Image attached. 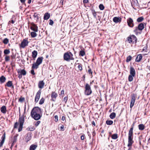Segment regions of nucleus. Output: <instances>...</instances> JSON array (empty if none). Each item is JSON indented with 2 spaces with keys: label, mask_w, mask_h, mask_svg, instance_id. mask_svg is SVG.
I'll return each mask as SVG.
<instances>
[{
  "label": "nucleus",
  "mask_w": 150,
  "mask_h": 150,
  "mask_svg": "<svg viewBox=\"0 0 150 150\" xmlns=\"http://www.w3.org/2000/svg\"><path fill=\"white\" fill-rule=\"evenodd\" d=\"M144 20V18L143 17H140L138 18L137 19V21L138 22H142Z\"/></svg>",
  "instance_id": "obj_36"
},
{
  "label": "nucleus",
  "mask_w": 150,
  "mask_h": 150,
  "mask_svg": "<svg viewBox=\"0 0 150 150\" xmlns=\"http://www.w3.org/2000/svg\"><path fill=\"white\" fill-rule=\"evenodd\" d=\"M68 99V97L67 96L65 97L64 98V101L66 103V102L67 101Z\"/></svg>",
  "instance_id": "obj_57"
},
{
  "label": "nucleus",
  "mask_w": 150,
  "mask_h": 150,
  "mask_svg": "<svg viewBox=\"0 0 150 150\" xmlns=\"http://www.w3.org/2000/svg\"><path fill=\"white\" fill-rule=\"evenodd\" d=\"M92 12L93 13V15L94 16V17L95 18H96V12L95 11L94 9H92L91 10Z\"/></svg>",
  "instance_id": "obj_35"
},
{
  "label": "nucleus",
  "mask_w": 150,
  "mask_h": 150,
  "mask_svg": "<svg viewBox=\"0 0 150 150\" xmlns=\"http://www.w3.org/2000/svg\"><path fill=\"white\" fill-rule=\"evenodd\" d=\"M18 77L20 79L22 77V75H21L20 74H18Z\"/></svg>",
  "instance_id": "obj_64"
},
{
  "label": "nucleus",
  "mask_w": 150,
  "mask_h": 150,
  "mask_svg": "<svg viewBox=\"0 0 150 150\" xmlns=\"http://www.w3.org/2000/svg\"><path fill=\"white\" fill-rule=\"evenodd\" d=\"M2 140L1 142H0V147H1L2 146L4 142L5 141V134H4V135L2 137H1Z\"/></svg>",
  "instance_id": "obj_21"
},
{
  "label": "nucleus",
  "mask_w": 150,
  "mask_h": 150,
  "mask_svg": "<svg viewBox=\"0 0 150 150\" xmlns=\"http://www.w3.org/2000/svg\"><path fill=\"white\" fill-rule=\"evenodd\" d=\"M130 75H132V76H135L136 74L135 69L132 67H130Z\"/></svg>",
  "instance_id": "obj_14"
},
{
  "label": "nucleus",
  "mask_w": 150,
  "mask_h": 150,
  "mask_svg": "<svg viewBox=\"0 0 150 150\" xmlns=\"http://www.w3.org/2000/svg\"><path fill=\"white\" fill-rule=\"evenodd\" d=\"M113 121L111 120H108L106 121V123L108 125H111L112 124Z\"/></svg>",
  "instance_id": "obj_32"
},
{
  "label": "nucleus",
  "mask_w": 150,
  "mask_h": 150,
  "mask_svg": "<svg viewBox=\"0 0 150 150\" xmlns=\"http://www.w3.org/2000/svg\"><path fill=\"white\" fill-rule=\"evenodd\" d=\"M6 80V78L4 76H2L0 77V82L1 83H4Z\"/></svg>",
  "instance_id": "obj_24"
},
{
  "label": "nucleus",
  "mask_w": 150,
  "mask_h": 150,
  "mask_svg": "<svg viewBox=\"0 0 150 150\" xmlns=\"http://www.w3.org/2000/svg\"><path fill=\"white\" fill-rule=\"evenodd\" d=\"M60 129L61 131H64V127L63 125H62L60 127Z\"/></svg>",
  "instance_id": "obj_51"
},
{
  "label": "nucleus",
  "mask_w": 150,
  "mask_h": 150,
  "mask_svg": "<svg viewBox=\"0 0 150 150\" xmlns=\"http://www.w3.org/2000/svg\"><path fill=\"white\" fill-rule=\"evenodd\" d=\"M65 117L64 116H62V120L63 121H64L65 120Z\"/></svg>",
  "instance_id": "obj_63"
},
{
  "label": "nucleus",
  "mask_w": 150,
  "mask_h": 150,
  "mask_svg": "<svg viewBox=\"0 0 150 150\" xmlns=\"http://www.w3.org/2000/svg\"><path fill=\"white\" fill-rule=\"evenodd\" d=\"M127 40L129 43H134V42L136 43L137 42V39L136 37L133 35L128 37L127 38Z\"/></svg>",
  "instance_id": "obj_4"
},
{
  "label": "nucleus",
  "mask_w": 150,
  "mask_h": 150,
  "mask_svg": "<svg viewBox=\"0 0 150 150\" xmlns=\"http://www.w3.org/2000/svg\"><path fill=\"white\" fill-rule=\"evenodd\" d=\"M133 126H132L130 128V129L129 130V133H128V135H133Z\"/></svg>",
  "instance_id": "obj_31"
},
{
  "label": "nucleus",
  "mask_w": 150,
  "mask_h": 150,
  "mask_svg": "<svg viewBox=\"0 0 150 150\" xmlns=\"http://www.w3.org/2000/svg\"><path fill=\"white\" fill-rule=\"evenodd\" d=\"M134 3V5H137V4H138V1L137 0H132V6H133L132 4Z\"/></svg>",
  "instance_id": "obj_40"
},
{
  "label": "nucleus",
  "mask_w": 150,
  "mask_h": 150,
  "mask_svg": "<svg viewBox=\"0 0 150 150\" xmlns=\"http://www.w3.org/2000/svg\"><path fill=\"white\" fill-rule=\"evenodd\" d=\"M133 135H128V139H133Z\"/></svg>",
  "instance_id": "obj_58"
},
{
  "label": "nucleus",
  "mask_w": 150,
  "mask_h": 150,
  "mask_svg": "<svg viewBox=\"0 0 150 150\" xmlns=\"http://www.w3.org/2000/svg\"><path fill=\"white\" fill-rule=\"evenodd\" d=\"M132 57L131 56L129 55V56H128V57H127L126 62H129L131 60V59H132Z\"/></svg>",
  "instance_id": "obj_42"
},
{
  "label": "nucleus",
  "mask_w": 150,
  "mask_h": 150,
  "mask_svg": "<svg viewBox=\"0 0 150 150\" xmlns=\"http://www.w3.org/2000/svg\"><path fill=\"white\" fill-rule=\"evenodd\" d=\"M38 54V52L36 50H34L32 52V57L33 58H35Z\"/></svg>",
  "instance_id": "obj_26"
},
{
  "label": "nucleus",
  "mask_w": 150,
  "mask_h": 150,
  "mask_svg": "<svg viewBox=\"0 0 150 150\" xmlns=\"http://www.w3.org/2000/svg\"><path fill=\"white\" fill-rule=\"evenodd\" d=\"M30 115L32 117L34 120H39L42 116L40 108L38 107H34L31 111Z\"/></svg>",
  "instance_id": "obj_1"
},
{
  "label": "nucleus",
  "mask_w": 150,
  "mask_h": 150,
  "mask_svg": "<svg viewBox=\"0 0 150 150\" xmlns=\"http://www.w3.org/2000/svg\"><path fill=\"white\" fill-rule=\"evenodd\" d=\"M134 76H132V75H130L128 76V80L129 81L131 82L133 80V77Z\"/></svg>",
  "instance_id": "obj_39"
},
{
  "label": "nucleus",
  "mask_w": 150,
  "mask_h": 150,
  "mask_svg": "<svg viewBox=\"0 0 150 150\" xmlns=\"http://www.w3.org/2000/svg\"><path fill=\"white\" fill-rule=\"evenodd\" d=\"M50 17V14L48 13H46L44 14V19L45 20H47Z\"/></svg>",
  "instance_id": "obj_23"
},
{
  "label": "nucleus",
  "mask_w": 150,
  "mask_h": 150,
  "mask_svg": "<svg viewBox=\"0 0 150 150\" xmlns=\"http://www.w3.org/2000/svg\"><path fill=\"white\" fill-rule=\"evenodd\" d=\"M137 94L135 93H132L131 95V99L130 106V107L131 108H132L134 105V102L137 97Z\"/></svg>",
  "instance_id": "obj_5"
},
{
  "label": "nucleus",
  "mask_w": 150,
  "mask_h": 150,
  "mask_svg": "<svg viewBox=\"0 0 150 150\" xmlns=\"http://www.w3.org/2000/svg\"><path fill=\"white\" fill-rule=\"evenodd\" d=\"M40 123V121H38L35 123V125L36 127H37L39 125Z\"/></svg>",
  "instance_id": "obj_48"
},
{
  "label": "nucleus",
  "mask_w": 150,
  "mask_h": 150,
  "mask_svg": "<svg viewBox=\"0 0 150 150\" xmlns=\"http://www.w3.org/2000/svg\"><path fill=\"white\" fill-rule=\"evenodd\" d=\"M43 58L42 57H38L37 59L36 62L39 65L41 64L42 62Z\"/></svg>",
  "instance_id": "obj_18"
},
{
  "label": "nucleus",
  "mask_w": 150,
  "mask_h": 150,
  "mask_svg": "<svg viewBox=\"0 0 150 150\" xmlns=\"http://www.w3.org/2000/svg\"><path fill=\"white\" fill-rule=\"evenodd\" d=\"M6 108L5 106H3L1 108V112L4 114H5L6 112Z\"/></svg>",
  "instance_id": "obj_20"
},
{
  "label": "nucleus",
  "mask_w": 150,
  "mask_h": 150,
  "mask_svg": "<svg viewBox=\"0 0 150 150\" xmlns=\"http://www.w3.org/2000/svg\"><path fill=\"white\" fill-rule=\"evenodd\" d=\"M34 69H32L30 72L31 74L33 75H35V73L34 72Z\"/></svg>",
  "instance_id": "obj_53"
},
{
  "label": "nucleus",
  "mask_w": 150,
  "mask_h": 150,
  "mask_svg": "<svg viewBox=\"0 0 150 150\" xmlns=\"http://www.w3.org/2000/svg\"><path fill=\"white\" fill-rule=\"evenodd\" d=\"M18 74H20L21 75L23 76L25 75L26 74V72L24 69H22L20 71H18Z\"/></svg>",
  "instance_id": "obj_22"
},
{
  "label": "nucleus",
  "mask_w": 150,
  "mask_h": 150,
  "mask_svg": "<svg viewBox=\"0 0 150 150\" xmlns=\"http://www.w3.org/2000/svg\"><path fill=\"white\" fill-rule=\"evenodd\" d=\"M31 36L32 38H35L37 36V34L35 32H32L30 33Z\"/></svg>",
  "instance_id": "obj_38"
},
{
  "label": "nucleus",
  "mask_w": 150,
  "mask_h": 150,
  "mask_svg": "<svg viewBox=\"0 0 150 150\" xmlns=\"http://www.w3.org/2000/svg\"><path fill=\"white\" fill-rule=\"evenodd\" d=\"M78 66L77 67L78 68V69L80 71H81L82 70V64L80 63H78Z\"/></svg>",
  "instance_id": "obj_41"
},
{
  "label": "nucleus",
  "mask_w": 150,
  "mask_h": 150,
  "mask_svg": "<svg viewBox=\"0 0 150 150\" xmlns=\"http://www.w3.org/2000/svg\"><path fill=\"white\" fill-rule=\"evenodd\" d=\"M58 96V94L54 92H52L51 93V100L53 101H55L56 98Z\"/></svg>",
  "instance_id": "obj_11"
},
{
  "label": "nucleus",
  "mask_w": 150,
  "mask_h": 150,
  "mask_svg": "<svg viewBox=\"0 0 150 150\" xmlns=\"http://www.w3.org/2000/svg\"><path fill=\"white\" fill-rule=\"evenodd\" d=\"M10 51L8 50H5L4 51V53L5 54H8L10 53Z\"/></svg>",
  "instance_id": "obj_45"
},
{
  "label": "nucleus",
  "mask_w": 150,
  "mask_h": 150,
  "mask_svg": "<svg viewBox=\"0 0 150 150\" xmlns=\"http://www.w3.org/2000/svg\"><path fill=\"white\" fill-rule=\"evenodd\" d=\"M29 42L27 40L24 39L21 42L20 47L24 48L25 47L28 46Z\"/></svg>",
  "instance_id": "obj_8"
},
{
  "label": "nucleus",
  "mask_w": 150,
  "mask_h": 150,
  "mask_svg": "<svg viewBox=\"0 0 150 150\" xmlns=\"http://www.w3.org/2000/svg\"><path fill=\"white\" fill-rule=\"evenodd\" d=\"M144 24L142 23H140L138 25V27H136L135 28L134 31L136 34H137L138 33L137 31L138 30H139V31H142L144 29Z\"/></svg>",
  "instance_id": "obj_6"
},
{
  "label": "nucleus",
  "mask_w": 150,
  "mask_h": 150,
  "mask_svg": "<svg viewBox=\"0 0 150 150\" xmlns=\"http://www.w3.org/2000/svg\"><path fill=\"white\" fill-rule=\"evenodd\" d=\"M19 117L18 121L19 123V125L22 126V125H23L25 121V116L24 114L23 115L21 116V115L20 114Z\"/></svg>",
  "instance_id": "obj_7"
},
{
  "label": "nucleus",
  "mask_w": 150,
  "mask_h": 150,
  "mask_svg": "<svg viewBox=\"0 0 150 150\" xmlns=\"http://www.w3.org/2000/svg\"><path fill=\"white\" fill-rule=\"evenodd\" d=\"M44 100H45V99L43 98H42L39 101V104L40 105L44 103Z\"/></svg>",
  "instance_id": "obj_43"
},
{
  "label": "nucleus",
  "mask_w": 150,
  "mask_h": 150,
  "mask_svg": "<svg viewBox=\"0 0 150 150\" xmlns=\"http://www.w3.org/2000/svg\"><path fill=\"white\" fill-rule=\"evenodd\" d=\"M99 7L100 10H103L104 8V7L102 4H100Z\"/></svg>",
  "instance_id": "obj_44"
},
{
  "label": "nucleus",
  "mask_w": 150,
  "mask_h": 150,
  "mask_svg": "<svg viewBox=\"0 0 150 150\" xmlns=\"http://www.w3.org/2000/svg\"><path fill=\"white\" fill-rule=\"evenodd\" d=\"M54 120L56 122H57L58 121V116L57 115H56L54 116Z\"/></svg>",
  "instance_id": "obj_56"
},
{
  "label": "nucleus",
  "mask_w": 150,
  "mask_h": 150,
  "mask_svg": "<svg viewBox=\"0 0 150 150\" xmlns=\"http://www.w3.org/2000/svg\"><path fill=\"white\" fill-rule=\"evenodd\" d=\"M88 0H83V2L84 4H86L88 3Z\"/></svg>",
  "instance_id": "obj_60"
},
{
  "label": "nucleus",
  "mask_w": 150,
  "mask_h": 150,
  "mask_svg": "<svg viewBox=\"0 0 150 150\" xmlns=\"http://www.w3.org/2000/svg\"><path fill=\"white\" fill-rule=\"evenodd\" d=\"M81 139L82 140H83L84 139V135H82L81 136Z\"/></svg>",
  "instance_id": "obj_59"
},
{
  "label": "nucleus",
  "mask_w": 150,
  "mask_h": 150,
  "mask_svg": "<svg viewBox=\"0 0 150 150\" xmlns=\"http://www.w3.org/2000/svg\"><path fill=\"white\" fill-rule=\"evenodd\" d=\"M113 20L115 23H120L121 21L122 18L120 17H115L113 18Z\"/></svg>",
  "instance_id": "obj_13"
},
{
  "label": "nucleus",
  "mask_w": 150,
  "mask_h": 150,
  "mask_svg": "<svg viewBox=\"0 0 150 150\" xmlns=\"http://www.w3.org/2000/svg\"><path fill=\"white\" fill-rule=\"evenodd\" d=\"M133 139H128V144H127L128 147H131L132 146V144L134 143V141L133 140Z\"/></svg>",
  "instance_id": "obj_19"
},
{
  "label": "nucleus",
  "mask_w": 150,
  "mask_h": 150,
  "mask_svg": "<svg viewBox=\"0 0 150 150\" xmlns=\"http://www.w3.org/2000/svg\"><path fill=\"white\" fill-rule=\"evenodd\" d=\"M39 65L36 63H34L33 64L31 69H37Z\"/></svg>",
  "instance_id": "obj_27"
},
{
  "label": "nucleus",
  "mask_w": 150,
  "mask_h": 150,
  "mask_svg": "<svg viewBox=\"0 0 150 150\" xmlns=\"http://www.w3.org/2000/svg\"><path fill=\"white\" fill-rule=\"evenodd\" d=\"M88 68L89 69L88 70V72L89 74H91L92 75V72L91 71V69L90 68V67L89 66L88 67Z\"/></svg>",
  "instance_id": "obj_50"
},
{
  "label": "nucleus",
  "mask_w": 150,
  "mask_h": 150,
  "mask_svg": "<svg viewBox=\"0 0 150 150\" xmlns=\"http://www.w3.org/2000/svg\"><path fill=\"white\" fill-rule=\"evenodd\" d=\"M13 145H14V142H13L11 144V146L10 147V149H11V150H12V148L13 146Z\"/></svg>",
  "instance_id": "obj_62"
},
{
  "label": "nucleus",
  "mask_w": 150,
  "mask_h": 150,
  "mask_svg": "<svg viewBox=\"0 0 150 150\" xmlns=\"http://www.w3.org/2000/svg\"><path fill=\"white\" fill-rule=\"evenodd\" d=\"M53 23H54V22H53V21L52 20L50 19V22H49V25H52L53 24Z\"/></svg>",
  "instance_id": "obj_54"
},
{
  "label": "nucleus",
  "mask_w": 150,
  "mask_h": 150,
  "mask_svg": "<svg viewBox=\"0 0 150 150\" xmlns=\"http://www.w3.org/2000/svg\"><path fill=\"white\" fill-rule=\"evenodd\" d=\"M30 29L35 32H37L38 31V27L37 25L34 24H32V26L30 27Z\"/></svg>",
  "instance_id": "obj_12"
},
{
  "label": "nucleus",
  "mask_w": 150,
  "mask_h": 150,
  "mask_svg": "<svg viewBox=\"0 0 150 150\" xmlns=\"http://www.w3.org/2000/svg\"><path fill=\"white\" fill-rule=\"evenodd\" d=\"M25 100V98L23 97H21L19 99V101L21 102H23Z\"/></svg>",
  "instance_id": "obj_47"
},
{
  "label": "nucleus",
  "mask_w": 150,
  "mask_h": 150,
  "mask_svg": "<svg viewBox=\"0 0 150 150\" xmlns=\"http://www.w3.org/2000/svg\"><path fill=\"white\" fill-rule=\"evenodd\" d=\"M5 61L6 62H8L10 60V57L9 56H6L5 57Z\"/></svg>",
  "instance_id": "obj_46"
},
{
  "label": "nucleus",
  "mask_w": 150,
  "mask_h": 150,
  "mask_svg": "<svg viewBox=\"0 0 150 150\" xmlns=\"http://www.w3.org/2000/svg\"><path fill=\"white\" fill-rule=\"evenodd\" d=\"M45 83L43 81H40L38 84V87L40 88H43Z\"/></svg>",
  "instance_id": "obj_17"
},
{
  "label": "nucleus",
  "mask_w": 150,
  "mask_h": 150,
  "mask_svg": "<svg viewBox=\"0 0 150 150\" xmlns=\"http://www.w3.org/2000/svg\"><path fill=\"white\" fill-rule=\"evenodd\" d=\"M29 130L30 131H33L35 129V128L34 127L28 128Z\"/></svg>",
  "instance_id": "obj_52"
},
{
  "label": "nucleus",
  "mask_w": 150,
  "mask_h": 150,
  "mask_svg": "<svg viewBox=\"0 0 150 150\" xmlns=\"http://www.w3.org/2000/svg\"><path fill=\"white\" fill-rule=\"evenodd\" d=\"M18 123L17 122H16L15 124H14V128H16L17 127H18Z\"/></svg>",
  "instance_id": "obj_55"
},
{
  "label": "nucleus",
  "mask_w": 150,
  "mask_h": 150,
  "mask_svg": "<svg viewBox=\"0 0 150 150\" xmlns=\"http://www.w3.org/2000/svg\"><path fill=\"white\" fill-rule=\"evenodd\" d=\"M139 129L141 130H143L145 128V126L143 124H140L138 125Z\"/></svg>",
  "instance_id": "obj_29"
},
{
  "label": "nucleus",
  "mask_w": 150,
  "mask_h": 150,
  "mask_svg": "<svg viewBox=\"0 0 150 150\" xmlns=\"http://www.w3.org/2000/svg\"><path fill=\"white\" fill-rule=\"evenodd\" d=\"M63 57L64 60L67 62L74 59V58L73 57V54L71 52H69L65 53L64 54Z\"/></svg>",
  "instance_id": "obj_2"
},
{
  "label": "nucleus",
  "mask_w": 150,
  "mask_h": 150,
  "mask_svg": "<svg viewBox=\"0 0 150 150\" xmlns=\"http://www.w3.org/2000/svg\"><path fill=\"white\" fill-rule=\"evenodd\" d=\"M85 53L84 50H81L79 52V55L81 56H83L85 55Z\"/></svg>",
  "instance_id": "obj_34"
},
{
  "label": "nucleus",
  "mask_w": 150,
  "mask_h": 150,
  "mask_svg": "<svg viewBox=\"0 0 150 150\" xmlns=\"http://www.w3.org/2000/svg\"><path fill=\"white\" fill-rule=\"evenodd\" d=\"M85 88V94L87 96L91 95L92 93V91L91 89L90 85L88 83H86Z\"/></svg>",
  "instance_id": "obj_3"
},
{
  "label": "nucleus",
  "mask_w": 150,
  "mask_h": 150,
  "mask_svg": "<svg viewBox=\"0 0 150 150\" xmlns=\"http://www.w3.org/2000/svg\"><path fill=\"white\" fill-rule=\"evenodd\" d=\"M5 86H7L8 87H11L13 89L14 86L13 85L12 81H8L5 85Z\"/></svg>",
  "instance_id": "obj_15"
},
{
  "label": "nucleus",
  "mask_w": 150,
  "mask_h": 150,
  "mask_svg": "<svg viewBox=\"0 0 150 150\" xmlns=\"http://www.w3.org/2000/svg\"><path fill=\"white\" fill-rule=\"evenodd\" d=\"M146 50H147V47H144L143 49L142 50L143 51H145V52H146Z\"/></svg>",
  "instance_id": "obj_61"
},
{
  "label": "nucleus",
  "mask_w": 150,
  "mask_h": 150,
  "mask_svg": "<svg viewBox=\"0 0 150 150\" xmlns=\"http://www.w3.org/2000/svg\"><path fill=\"white\" fill-rule=\"evenodd\" d=\"M9 42V40L7 38H5L3 40V42L5 44H7Z\"/></svg>",
  "instance_id": "obj_37"
},
{
  "label": "nucleus",
  "mask_w": 150,
  "mask_h": 150,
  "mask_svg": "<svg viewBox=\"0 0 150 150\" xmlns=\"http://www.w3.org/2000/svg\"><path fill=\"white\" fill-rule=\"evenodd\" d=\"M142 56L141 54H139L138 55L137 57L135 59V62H140L141 60L142 59Z\"/></svg>",
  "instance_id": "obj_16"
},
{
  "label": "nucleus",
  "mask_w": 150,
  "mask_h": 150,
  "mask_svg": "<svg viewBox=\"0 0 150 150\" xmlns=\"http://www.w3.org/2000/svg\"><path fill=\"white\" fill-rule=\"evenodd\" d=\"M127 23L128 25L130 27L132 28L134 26L133 20L130 18H129L127 19Z\"/></svg>",
  "instance_id": "obj_9"
},
{
  "label": "nucleus",
  "mask_w": 150,
  "mask_h": 150,
  "mask_svg": "<svg viewBox=\"0 0 150 150\" xmlns=\"http://www.w3.org/2000/svg\"><path fill=\"white\" fill-rule=\"evenodd\" d=\"M116 116V114L115 112H112L110 115V117L112 119L114 118Z\"/></svg>",
  "instance_id": "obj_30"
},
{
  "label": "nucleus",
  "mask_w": 150,
  "mask_h": 150,
  "mask_svg": "<svg viewBox=\"0 0 150 150\" xmlns=\"http://www.w3.org/2000/svg\"><path fill=\"white\" fill-rule=\"evenodd\" d=\"M31 139V136L30 134H27L25 137V141L26 142H28Z\"/></svg>",
  "instance_id": "obj_25"
},
{
  "label": "nucleus",
  "mask_w": 150,
  "mask_h": 150,
  "mask_svg": "<svg viewBox=\"0 0 150 150\" xmlns=\"http://www.w3.org/2000/svg\"><path fill=\"white\" fill-rule=\"evenodd\" d=\"M37 147V146L35 144H32L29 148V150H35Z\"/></svg>",
  "instance_id": "obj_28"
},
{
  "label": "nucleus",
  "mask_w": 150,
  "mask_h": 150,
  "mask_svg": "<svg viewBox=\"0 0 150 150\" xmlns=\"http://www.w3.org/2000/svg\"><path fill=\"white\" fill-rule=\"evenodd\" d=\"M23 125H22V126H21V125H19V127L18 129V132H20L22 130V128H23Z\"/></svg>",
  "instance_id": "obj_49"
},
{
  "label": "nucleus",
  "mask_w": 150,
  "mask_h": 150,
  "mask_svg": "<svg viewBox=\"0 0 150 150\" xmlns=\"http://www.w3.org/2000/svg\"><path fill=\"white\" fill-rule=\"evenodd\" d=\"M118 137V135L117 134H113L111 136L112 138L114 139H116Z\"/></svg>",
  "instance_id": "obj_33"
},
{
  "label": "nucleus",
  "mask_w": 150,
  "mask_h": 150,
  "mask_svg": "<svg viewBox=\"0 0 150 150\" xmlns=\"http://www.w3.org/2000/svg\"><path fill=\"white\" fill-rule=\"evenodd\" d=\"M41 93V91L40 90H39L37 93L35 98V103H36L38 101L40 98Z\"/></svg>",
  "instance_id": "obj_10"
}]
</instances>
